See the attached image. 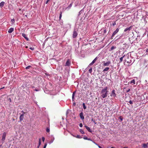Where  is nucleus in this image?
I'll list each match as a JSON object with an SVG mask.
<instances>
[{
  "label": "nucleus",
  "instance_id": "nucleus-6",
  "mask_svg": "<svg viewBox=\"0 0 148 148\" xmlns=\"http://www.w3.org/2000/svg\"><path fill=\"white\" fill-rule=\"evenodd\" d=\"M79 116L82 120L84 119V117L83 115V113L82 112L80 113Z\"/></svg>",
  "mask_w": 148,
  "mask_h": 148
},
{
  "label": "nucleus",
  "instance_id": "nucleus-58",
  "mask_svg": "<svg viewBox=\"0 0 148 148\" xmlns=\"http://www.w3.org/2000/svg\"><path fill=\"white\" fill-rule=\"evenodd\" d=\"M25 16H27L26 15Z\"/></svg>",
  "mask_w": 148,
  "mask_h": 148
},
{
  "label": "nucleus",
  "instance_id": "nucleus-29",
  "mask_svg": "<svg viewBox=\"0 0 148 148\" xmlns=\"http://www.w3.org/2000/svg\"><path fill=\"white\" fill-rule=\"evenodd\" d=\"M130 88L127 89L125 90V92L126 93L130 91Z\"/></svg>",
  "mask_w": 148,
  "mask_h": 148
},
{
  "label": "nucleus",
  "instance_id": "nucleus-39",
  "mask_svg": "<svg viewBox=\"0 0 148 148\" xmlns=\"http://www.w3.org/2000/svg\"><path fill=\"white\" fill-rule=\"evenodd\" d=\"M45 138L44 137L42 138V140L44 142L45 140Z\"/></svg>",
  "mask_w": 148,
  "mask_h": 148
},
{
  "label": "nucleus",
  "instance_id": "nucleus-48",
  "mask_svg": "<svg viewBox=\"0 0 148 148\" xmlns=\"http://www.w3.org/2000/svg\"><path fill=\"white\" fill-rule=\"evenodd\" d=\"M30 49L32 50H34V48L32 47L30 48Z\"/></svg>",
  "mask_w": 148,
  "mask_h": 148
},
{
  "label": "nucleus",
  "instance_id": "nucleus-28",
  "mask_svg": "<svg viewBox=\"0 0 148 148\" xmlns=\"http://www.w3.org/2000/svg\"><path fill=\"white\" fill-rule=\"evenodd\" d=\"M40 138L39 139V145H38V148H39V146H40V145H41V142H40Z\"/></svg>",
  "mask_w": 148,
  "mask_h": 148
},
{
  "label": "nucleus",
  "instance_id": "nucleus-52",
  "mask_svg": "<svg viewBox=\"0 0 148 148\" xmlns=\"http://www.w3.org/2000/svg\"><path fill=\"white\" fill-rule=\"evenodd\" d=\"M73 105H74V106L75 105V103H73Z\"/></svg>",
  "mask_w": 148,
  "mask_h": 148
},
{
  "label": "nucleus",
  "instance_id": "nucleus-7",
  "mask_svg": "<svg viewBox=\"0 0 148 148\" xmlns=\"http://www.w3.org/2000/svg\"><path fill=\"white\" fill-rule=\"evenodd\" d=\"M110 64V61H108L106 62H103V65L104 66H108L109 65V64Z\"/></svg>",
  "mask_w": 148,
  "mask_h": 148
},
{
  "label": "nucleus",
  "instance_id": "nucleus-1",
  "mask_svg": "<svg viewBox=\"0 0 148 148\" xmlns=\"http://www.w3.org/2000/svg\"><path fill=\"white\" fill-rule=\"evenodd\" d=\"M108 88V87H106L102 90L101 94V96L103 98H106L107 96L108 92L107 90Z\"/></svg>",
  "mask_w": 148,
  "mask_h": 148
},
{
  "label": "nucleus",
  "instance_id": "nucleus-4",
  "mask_svg": "<svg viewBox=\"0 0 148 148\" xmlns=\"http://www.w3.org/2000/svg\"><path fill=\"white\" fill-rule=\"evenodd\" d=\"M77 35V33L76 30L74 29L73 32V38H75L76 37Z\"/></svg>",
  "mask_w": 148,
  "mask_h": 148
},
{
  "label": "nucleus",
  "instance_id": "nucleus-43",
  "mask_svg": "<svg viewBox=\"0 0 148 148\" xmlns=\"http://www.w3.org/2000/svg\"><path fill=\"white\" fill-rule=\"evenodd\" d=\"M93 64V63H92L91 62L89 65L88 66H91V65H92Z\"/></svg>",
  "mask_w": 148,
  "mask_h": 148
},
{
  "label": "nucleus",
  "instance_id": "nucleus-35",
  "mask_svg": "<svg viewBox=\"0 0 148 148\" xmlns=\"http://www.w3.org/2000/svg\"><path fill=\"white\" fill-rule=\"evenodd\" d=\"M129 103H130V104H133V102L132 101L130 100L129 101Z\"/></svg>",
  "mask_w": 148,
  "mask_h": 148
},
{
  "label": "nucleus",
  "instance_id": "nucleus-55",
  "mask_svg": "<svg viewBox=\"0 0 148 148\" xmlns=\"http://www.w3.org/2000/svg\"><path fill=\"white\" fill-rule=\"evenodd\" d=\"M4 88V87H3V88H1L0 89H1L3 88Z\"/></svg>",
  "mask_w": 148,
  "mask_h": 148
},
{
  "label": "nucleus",
  "instance_id": "nucleus-26",
  "mask_svg": "<svg viewBox=\"0 0 148 148\" xmlns=\"http://www.w3.org/2000/svg\"><path fill=\"white\" fill-rule=\"evenodd\" d=\"M80 132L82 134H84L85 133L82 129H80Z\"/></svg>",
  "mask_w": 148,
  "mask_h": 148
},
{
  "label": "nucleus",
  "instance_id": "nucleus-21",
  "mask_svg": "<svg viewBox=\"0 0 148 148\" xmlns=\"http://www.w3.org/2000/svg\"><path fill=\"white\" fill-rule=\"evenodd\" d=\"M74 136L76 138H82V137H81V136L79 135H77L76 136Z\"/></svg>",
  "mask_w": 148,
  "mask_h": 148
},
{
  "label": "nucleus",
  "instance_id": "nucleus-11",
  "mask_svg": "<svg viewBox=\"0 0 148 148\" xmlns=\"http://www.w3.org/2000/svg\"><path fill=\"white\" fill-rule=\"evenodd\" d=\"M115 91L114 90H113L111 92V96H113L114 97H115L116 96V94L115 93Z\"/></svg>",
  "mask_w": 148,
  "mask_h": 148
},
{
  "label": "nucleus",
  "instance_id": "nucleus-8",
  "mask_svg": "<svg viewBox=\"0 0 148 148\" xmlns=\"http://www.w3.org/2000/svg\"><path fill=\"white\" fill-rule=\"evenodd\" d=\"M147 62L145 60L143 64V65L142 66V67L143 68H145L147 66Z\"/></svg>",
  "mask_w": 148,
  "mask_h": 148
},
{
  "label": "nucleus",
  "instance_id": "nucleus-54",
  "mask_svg": "<svg viewBox=\"0 0 148 148\" xmlns=\"http://www.w3.org/2000/svg\"><path fill=\"white\" fill-rule=\"evenodd\" d=\"M35 91H38V90H37V89H35Z\"/></svg>",
  "mask_w": 148,
  "mask_h": 148
},
{
  "label": "nucleus",
  "instance_id": "nucleus-47",
  "mask_svg": "<svg viewBox=\"0 0 148 148\" xmlns=\"http://www.w3.org/2000/svg\"><path fill=\"white\" fill-rule=\"evenodd\" d=\"M50 0H47V1L46 2V4H47L48 3V2Z\"/></svg>",
  "mask_w": 148,
  "mask_h": 148
},
{
  "label": "nucleus",
  "instance_id": "nucleus-44",
  "mask_svg": "<svg viewBox=\"0 0 148 148\" xmlns=\"http://www.w3.org/2000/svg\"><path fill=\"white\" fill-rule=\"evenodd\" d=\"M97 57H96V58H95V59H94V60H95V61H96L97 60Z\"/></svg>",
  "mask_w": 148,
  "mask_h": 148
},
{
  "label": "nucleus",
  "instance_id": "nucleus-16",
  "mask_svg": "<svg viewBox=\"0 0 148 148\" xmlns=\"http://www.w3.org/2000/svg\"><path fill=\"white\" fill-rule=\"evenodd\" d=\"M14 30L13 28H10L8 30V32L9 33H11Z\"/></svg>",
  "mask_w": 148,
  "mask_h": 148
},
{
  "label": "nucleus",
  "instance_id": "nucleus-46",
  "mask_svg": "<svg viewBox=\"0 0 148 148\" xmlns=\"http://www.w3.org/2000/svg\"><path fill=\"white\" fill-rule=\"evenodd\" d=\"M116 23L114 22V23L112 24V25L113 26H114L116 25Z\"/></svg>",
  "mask_w": 148,
  "mask_h": 148
},
{
  "label": "nucleus",
  "instance_id": "nucleus-2",
  "mask_svg": "<svg viewBox=\"0 0 148 148\" xmlns=\"http://www.w3.org/2000/svg\"><path fill=\"white\" fill-rule=\"evenodd\" d=\"M119 29L118 28H117L116 30L114 31L113 33L112 36V38L114 36L119 32Z\"/></svg>",
  "mask_w": 148,
  "mask_h": 148
},
{
  "label": "nucleus",
  "instance_id": "nucleus-20",
  "mask_svg": "<svg viewBox=\"0 0 148 148\" xmlns=\"http://www.w3.org/2000/svg\"><path fill=\"white\" fill-rule=\"evenodd\" d=\"M109 69V68L108 67H106L104 69L103 71H108Z\"/></svg>",
  "mask_w": 148,
  "mask_h": 148
},
{
  "label": "nucleus",
  "instance_id": "nucleus-23",
  "mask_svg": "<svg viewBox=\"0 0 148 148\" xmlns=\"http://www.w3.org/2000/svg\"><path fill=\"white\" fill-rule=\"evenodd\" d=\"M130 83L132 84L133 83V84H135V81L134 79H133L130 82Z\"/></svg>",
  "mask_w": 148,
  "mask_h": 148
},
{
  "label": "nucleus",
  "instance_id": "nucleus-14",
  "mask_svg": "<svg viewBox=\"0 0 148 148\" xmlns=\"http://www.w3.org/2000/svg\"><path fill=\"white\" fill-rule=\"evenodd\" d=\"M148 143H147L146 144H143V147L144 148H147L148 147Z\"/></svg>",
  "mask_w": 148,
  "mask_h": 148
},
{
  "label": "nucleus",
  "instance_id": "nucleus-45",
  "mask_svg": "<svg viewBox=\"0 0 148 148\" xmlns=\"http://www.w3.org/2000/svg\"><path fill=\"white\" fill-rule=\"evenodd\" d=\"M97 57H96V58H95V59H94V60H95V61H96L97 60Z\"/></svg>",
  "mask_w": 148,
  "mask_h": 148
},
{
  "label": "nucleus",
  "instance_id": "nucleus-51",
  "mask_svg": "<svg viewBox=\"0 0 148 148\" xmlns=\"http://www.w3.org/2000/svg\"><path fill=\"white\" fill-rule=\"evenodd\" d=\"M98 147L99 148H102V147L100 146H98Z\"/></svg>",
  "mask_w": 148,
  "mask_h": 148
},
{
  "label": "nucleus",
  "instance_id": "nucleus-53",
  "mask_svg": "<svg viewBox=\"0 0 148 148\" xmlns=\"http://www.w3.org/2000/svg\"><path fill=\"white\" fill-rule=\"evenodd\" d=\"M127 148V147H123V148Z\"/></svg>",
  "mask_w": 148,
  "mask_h": 148
},
{
  "label": "nucleus",
  "instance_id": "nucleus-32",
  "mask_svg": "<svg viewBox=\"0 0 148 148\" xmlns=\"http://www.w3.org/2000/svg\"><path fill=\"white\" fill-rule=\"evenodd\" d=\"M50 131L49 129V128H47L46 129V131L47 132H49Z\"/></svg>",
  "mask_w": 148,
  "mask_h": 148
},
{
  "label": "nucleus",
  "instance_id": "nucleus-34",
  "mask_svg": "<svg viewBox=\"0 0 148 148\" xmlns=\"http://www.w3.org/2000/svg\"><path fill=\"white\" fill-rule=\"evenodd\" d=\"M85 140H87L88 139V138L86 136H84L83 138Z\"/></svg>",
  "mask_w": 148,
  "mask_h": 148
},
{
  "label": "nucleus",
  "instance_id": "nucleus-38",
  "mask_svg": "<svg viewBox=\"0 0 148 148\" xmlns=\"http://www.w3.org/2000/svg\"><path fill=\"white\" fill-rule=\"evenodd\" d=\"M21 112L22 113V114H23L24 115V114L25 113V112H24L23 111H21Z\"/></svg>",
  "mask_w": 148,
  "mask_h": 148
},
{
  "label": "nucleus",
  "instance_id": "nucleus-27",
  "mask_svg": "<svg viewBox=\"0 0 148 148\" xmlns=\"http://www.w3.org/2000/svg\"><path fill=\"white\" fill-rule=\"evenodd\" d=\"M11 22L12 23V24H13L14 23V22H15V21H14V19H11Z\"/></svg>",
  "mask_w": 148,
  "mask_h": 148
},
{
  "label": "nucleus",
  "instance_id": "nucleus-9",
  "mask_svg": "<svg viewBox=\"0 0 148 148\" xmlns=\"http://www.w3.org/2000/svg\"><path fill=\"white\" fill-rule=\"evenodd\" d=\"M41 78L40 77H37V78L36 79V81L37 82H38V83H41Z\"/></svg>",
  "mask_w": 148,
  "mask_h": 148
},
{
  "label": "nucleus",
  "instance_id": "nucleus-12",
  "mask_svg": "<svg viewBox=\"0 0 148 148\" xmlns=\"http://www.w3.org/2000/svg\"><path fill=\"white\" fill-rule=\"evenodd\" d=\"M22 36L27 40L28 41V40H29V39H28V38L27 37L26 35L25 34H24V33H22Z\"/></svg>",
  "mask_w": 148,
  "mask_h": 148
},
{
  "label": "nucleus",
  "instance_id": "nucleus-40",
  "mask_svg": "<svg viewBox=\"0 0 148 148\" xmlns=\"http://www.w3.org/2000/svg\"><path fill=\"white\" fill-rule=\"evenodd\" d=\"M47 144H46H46L45 145H44V146L43 148H46V146H47Z\"/></svg>",
  "mask_w": 148,
  "mask_h": 148
},
{
  "label": "nucleus",
  "instance_id": "nucleus-36",
  "mask_svg": "<svg viewBox=\"0 0 148 148\" xmlns=\"http://www.w3.org/2000/svg\"><path fill=\"white\" fill-rule=\"evenodd\" d=\"M72 5V3H71L69 5V8H70Z\"/></svg>",
  "mask_w": 148,
  "mask_h": 148
},
{
  "label": "nucleus",
  "instance_id": "nucleus-31",
  "mask_svg": "<svg viewBox=\"0 0 148 148\" xmlns=\"http://www.w3.org/2000/svg\"><path fill=\"white\" fill-rule=\"evenodd\" d=\"M119 119L121 120V121H122L123 120V117L121 116H120L119 117Z\"/></svg>",
  "mask_w": 148,
  "mask_h": 148
},
{
  "label": "nucleus",
  "instance_id": "nucleus-17",
  "mask_svg": "<svg viewBox=\"0 0 148 148\" xmlns=\"http://www.w3.org/2000/svg\"><path fill=\"white\" fill-rule=\"evenodd\" d=\"M5 4V2L3 1L1 2L0 3V7L1 8H2V7L4 5V4Z\"/></svg>",
  "mask_w": 148,
  "mask_h": 148
},
{
  "label": "nucleus",
  "instance_id": "nucleus-5",
  "mask_svg": "<svg viewBox=\"0 0 148 148\" xmlns=\"http://www.w3.org/2000/svg\"><path fill=\"white\" fill-rule=\"evenodd\" d=\"M132 26H131L129 27H127L125 28L124 30V32H126L127 31H130L132 29Z\"/></svg>",
  "mask_w": 148,
  "mask_h": 148
},
{
  "label": "nucleus",
  "instance_id": "nucleus-25",
  "mask_svg": "<svg viewBox=\"0 0 148 148\" xmlns=\"http://www.w3.org/2000/svg\"><path fill=\"white\" fill-rule=\"evenodd\" d=\"M82 105L84 109L85 110L86 109V106H85V103H83Z\"/></svg>",
  "mask_w": 148,
  "mask_h": 148
},
{
  "label": "nucleus",
  "instance_id": "nucleus-22",
  "mask_svg": "<svg viewBox=\"0 0 148 148\" xmlns=\"http://www.w3.org/2000/svg\"><path fill=\"white\" fill-rule=\"evenodd\" d=\"M116 48V47H114V46H112V47L111 48H110V51H112L113 50V49H115Z\"/></svg>",
  "mask_w": 148,
  "mask_h": 148
},
{
  "label": "nucleus",
  "instance_id": "nucleus-37",
  "mask_svg": "<svg viewBox=\"0 0 148 148\" xmlns=\"http://www.w3.org/2000/svg\"><path fill=\"white\" fill-rule=\"evenodd\" d=\"M79 126L80 127H82V126H83V125H82V123H80V124H79Z\"/></svg>",
  "mask_w": 148,
  "mask_h": 148
},
{
  "label": "nucleus",
  "instance_id": "nucleus-18",
  "mask_svg": "<svg viewBox=\"0 0 148 148\" xmlns=\"http://www.w3.org/2000/svg\"><path fill=\"white\" fill-rule=\"evenodd\" d=\"M125 56V55H124L122 57L120 58V61L119 62V63H121L123 61V59L124 57Z\"/></svg>",
  "mask_w": 148,
  "mask_h": 148
},
{
  "label": "nucleus",
  "instance_id": "nucleus-19",
  "mask_svg": "<svg viewBox=\"0 0 148 148\" xmlns=\"http://www.w3.org/2000/svg\"><path fill=\"white\" fill-rule=\"evenodd\" d=\"M75 91L74 92H73V94H72V100H73V101L74 100V96H75Z\"/></svg>",
  "mask_w": 148,
  "mask_h": 148
},
{
  "label": "nucleus",
  "instance_id": "nucleus-56",
  "mask_svg": "<svg viewBox=\"0 0 148 148\" xmlns=\"http://www.w3.org/2000/svg\"><path fill=\"white\" fill-rule=\"evenodd\" d=\"M111 148H114V147H111Z\"/></svg>",
  "mask_w": 148,
  "mask_h": 148
},
{
  "label": "nucleus",
  "instance_id": "nucleus-3",
  "mask_svg": "<svg viewBox=\"0 0 148 148\" xmlns=\"http://www.w3.org/2000/svg\"><path fill=\"white\" fill-rule=\"evenodd\" d=\"M6 136V134L5 132L2 135V138L1 139V140L3 142H3L4 141V140L5 139V137Z\"/></svg>",
  "mask_w": 148,
  "mask_h": 148
},
{
  "label": "nucleus",
  "instance_id": "nucleus-15",
  "mask_svg": "<svg viewBox=\"0 0 148 148\" xmlns=\"http://www.w3.org/2000/svg\"><path fill=\"white\" fill-rule=\"evenodd\" d=\"M85 127H86V129L87 130L88 132H92V131H91L90 128L89 127H88V126H87L86 125H85Z\"/></svg>",
  "mask_w": 148,
  "mask_h": 148
},
{
  "label": "nucleus",
  "instance_id": "nucleus-30",
  "mask_svg": "<svg viewBox=\"0 0 148 148\" xmlns=\"http://www.w3.org/2000/svg\"><path fill=\"white\" fill-rule=\"evenodd\" d=\"M92 68H91L90 69H89V72L90 73H91L92 72Z\"/></svg>",
  "mask_w": 148,
  "mask_h": 148
},
{
  "label": "nucleus",
  "instance_id": "nucleus-24",
  "mask_svg": "<svg viewBox=\"0 0 148 148\" xmlns=\"http://www.w3.org/2000/svg\"><path fill=\"white\" fill-rule=\"evenodd\" d=\"M32 67L31 66H29L25 68L26 69H29L30 68H32Z\"/></svg>",
  "mask_w": 148,
  "mask_h": 148
},
{
  "label": "nucleus",
  "instance_id": "nucleus-10",
  "mask_svg": "<svg viewBox=\"0 0 148 148\" xmlns=\"http://www.w3.org/2000/svg\"><path fill=\"white\" fill-rule=\"evenodd\" d=\"M70 62L69 60L68 59L66 61V64H65V66H69L70 65Z\"/></svg>",
  "mask_w": 148,
  "mask_h": 148
},
{
  "label": "nucleus",
  "instance_id": "nucleus-41",
  "mask_svg": "<svg viewBox=\"0 0 148 148\" xmlns=\"http://www.w3.org/2000/svg\"><path fill=\"white\" fill-rule=\"evenodd\" d=\"M95 62L96 61H95V60H94L92 61V63H93V64H94Z\"/></svg>",
  "mask_w": 148,
  "mask_h": 148
},
{
  "label": "nucleus",
  "instance_id": "nucleus-13",
  "mask_svg": "<svg viewBox=\"0 0 148 148\" xmlns=\"http://www.w3.org/2000/svg\"><path fill=\"white\" fill-rule=\"evenodd\" d=\"M24 115H23V114H21L20 115V118H19L20 121H23V119H24Z\"/></svg>",
  "mask_w": 148,
  "mask_h": 148
},
{
  "label": "nucleus",
  "instance_id": "nucleus-50",
  "mask_svg": "<svg viewBox=\"0 0 148 148\" xmlns=\"http://www.w3.org/2000/svg\"><path fill=\"white\" fill-rule=\"evenodd\" d=\"M87 140H89L92 141V140L90 138H88V139Z\"/></svg>",
  "mask_w": 148,
  "mask_h": 148
},
{
  "label": "nucleus",
  "instance_id": "nucleus-42",
  "mask_svg": "<svg viewBox=\"0 0 148 148\" xmlns=\"http://www.w3.org/2000/svg\"><path fill=\"white\" fill-rule=\"evenodd\" d=\"M106 29H104L103 31V33H106Z\"/></svg>",
  "mask_w": 148,
  "mask_h": 148
},
{
  "label": "nucleus",
  "instance_id": "nucleus-57",
  "mask_svg": "<svg viewBox=\"0 0 148 148\" xmlns=\"http://www.w3.org/2000/svg\"><path fill=\"white\" fill-rule=\"evenodd\" d=\"M92 121H93V119H92Z\"/></svg>",
  "mask_w": 148,
  "mask_h": 148
},
{
  "label": "nucleus",
  "instance_id": "nucleus-33",
  "mask_svg": "<svg viewBox=\"0 0 148 148\" xmlns=\"http://www.w3.org/2000/svg\"><path fill=\"white\" fill-rule=\"evenodd\" d=\"M62 17V12H60V14L59 16V19H60Z\"/></svg>",
  "mask_w": 148,
  "mask_h": 148
},
{
  "label": "nucleus",
  "instance_id": "nucleus-49",
  "mask_svg": "<svg viewBox=\"0 0 148 148\" xmlns=\"http://www.w3.org/2000/svg\"><path fill=\"white\" fill-rule=\"evenodd\" d=\"M8 100H10V102H11V98H9L8 99Z\"/></svg>",
  "mask_w": 148,
  "mask_h": 148
}]
</instances>
